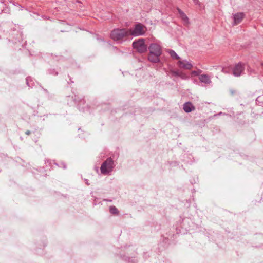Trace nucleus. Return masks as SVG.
<instances>
[{"label": "nucleus", "mask_w": 263, "mask_h": 263, "mask_svg": "<svg viewBox=\"0 0 263 263\" xmlns=\"http://www.w3.org/2000/svg\"><path fill=\"white\" fill-rule=\"evenodd\" d=\"M45 162L46 164H47V163H51V162H50V161L49 160H45Z\"/></svg>", "instance_id": "obj_25"}, {"label": "nucleus", "mask_w": 263, "mask_h": 263, "mask_svg": "<svg viewBox=\"0 0 263 263\" xmlns=\"http://www.w3.org/2000/svg\"><path fill=\"white\" fill-rule=\"evenodd\" d=\"M222 71L223 72V73H228V71H227V70L226 69H224L223 68L222 69Z\"/></svg>", "instance_id": "obj_24"}, {"label": "nucleus", "mask_w": 263, "mask_h": 263, "mask_svg": "<svg viewBox=\"0 0 263 263\" xmlns=\"http://www.w3.org/2000/svg\"><path fill=\"white\" fill-rule=\"evenodd\" d=\"M193 73H194V74H197V72H196V71H193Z\"/></svg>", "instance_id": "obj_31"}, {"label": "nucleus", "mask_w": 263, "mask_h": 263, "mask_svg": "<svg viewBox=\"0 0 263 263\" xmlns=\"http://www.w3.org/2000/svg\"><path fill=\"white\" fill-rule=\"evenodd\" d=\"M199 80L201 82L207 84H209L212 82L210 77L208 74H205L200 75L199 77Z\"/></svg>", "instance_id": "obj_11"}, {"label": "nucleus", "mask_w": 263, "mask_h": 263, "mask_svg": "<svg viewBox=\"0 0 263 263\" xmlns=\"http://www.w3.org/2000/svg\"><path fill=\"white\" fill-rule=\"evenodd\" d=\"M183 109L185 112L189 113L194 110L195 108L191 102H188L183 104Z\"/></svg>", "instance_id": "obj_9"}, {"label": "nucleus", "mask_w": 263, "mask_h": 263, "mask_svg": "<svg viewBox=\"0 0 263 263\" xmlns=\"http://www.w3.org/2000/svg\"><path fill=\"white\" fill-rule=\"evenodd\" d=\"M170 73L172 74V76L179 77L182 78H183L184 77V75L182 72H181L179 70H175L171 69L170 71Z\"/></svg>", "instance_id": "obj_14"}, {"label": "nucleus", "mask_w": 263, "mask_h": 263, "mask_svg": "<svg viewBox=\"0 0 263 263\" xmlns=\"http://www.w3.org/2000/svg\"><path fill=\"white\" fill-rule=\"evenodd\" d=\"M168 52L172 59H180V57L178 55V54L175 52V51L174 50L170 49Z\"/></svg>", "instance_id": "obj_15"}, {"label": "nucleus", "mask_w": 263, "mask_h": 263, "mask_svg": "<svg viewBox=\"0 0 263 263\" xmlns=\"http://www.w3.org/2000/svg\"><path fill=\"white\" fill-rule=\"evenodd\" d=\"M26 84L29 87H32L33 86H35V84L37 83V82L34 80V79L31 77H28L26 78Z\"/></svg>", "instance_id": "obj_12"}, {"label": "nucleus", "mask_w": 263, "mask_h": 263, "mask_svg": "<svg viewBox=\"0 0 263 263\" xmlns=\"http://www.w3.org/2000/svg\"><path fill=\"white\" fill-rule=\"evenodd\" d=\"M231 92L232 94H234L235 93V91L234 90H231Z\"/></svg>", "instance_id": "obj_30"}, {"label": "nucleus", "mask_w": 263, "mask_h": 263, "mask_svg": "<svg viewBox=\"0 0 263 263\" xmlns=\"http://www.w3.org/2000/svg\"><path fill=\"white\" fill-rule=\"evenodd\" d=\"M244 17L243 13H237L233 15L234 25H237L240 23Z\"/></svg>", "instance_id": "obj_8"}, {"label": "nucleus", "mask_w": 263, "mask_h": 263, "mask_svg": "<svg viewBox=\"0 0 263 263\" xmlns=\"http://www.w3.org/2000/svg\"><path fill=\"white\" fill-rule=\"evenodd\" d=\"M261 65L262 66H263V62H261Z\"/></svg>", "instance_id": "obj_32"}, {"label": "nucleus", "mask_w": 263, "mask_h": 263, "mask_svg": "<svg viewBox=\"0 0 263 263\" xmlns=\"http://www.w3.org/2000/svg\"><path fill=\"white\" fill-rule=\"evenodd\" d=\"M68 77H69V79H70V82H68V84L73 83L74 81L72 80V78L71 77H70L69 76Z\"/></svg>", "instance_id": "obj_22"}, {"label": "nucleus", "mask_w": 263, "mask_h": 263, "mask_svg": "<svg viewBox=\"0 0 263 263\" xmlns=\"http://www.w3.org/2000/svg\"><path fill=\"white\" fill-rule=\"evenodd\" d=\"M85 182H86V183L87 185H89V183L88 182V180H87V179H85Z\"/></svg>", "instance_id": "obj_29"}, {"label": "nucleus", "mask_w": 263, "mask_h": 263, "mask_svg": "<svg viewBox=\"0 0 263 263\" xmlns=\"http://www.w3.org/2000/svg\"><path fill=\"white\" fill-rule=\"evenodd\" d=\"M74 100L75 102H79L80 103H82V104H84V100L83 99H81V100H78L76 98V96H75V98L74 99Z\"/></svg>", "instance_id": "obj_19"}, {"label": "nucleus", "mask_w": 263, "mask_h": 263, "mask_svg": "<svg viewBox=\"0 0 263 263\" xmlns=\"http://www.w3.org/2000/svg\"><path fill=\"white\" fill-rule=\"evenodd\" d=\"M178 12L180 14V17L184 22L185 24H189V18L179 8H177Z\"/></svg>", "instance_id": "obj_13"}, {"label": "nucleus", "mask_w": 263, "mask_h": 263, "mask_svg": "<svg viewBox=\"0 0 263 263\" xmlns=\"http://www.w3.org/2000/svg\"><path fill=\"white\" fill-rule=\"evenodd\" d=\"M79 109L80 110H81L82 111H85V110H88V108L87 107V108L85 109V107H83V108H81L80 106L79 107Z\"/></svg>", "instance_id": "obj_20"}, {"label": "nucleus", "mask_w": 263, "mask_h": 263, "mask_svg": "<svg viewBox=\"0 0 263 263\" xmlns=\"http://www.w3.org/2000/svg\"><path fill=\"white\" fill-rule=\"evenodd\" d=\"M194 3L196 4V5H198L199 4V0H193Z\"/></svg>", "instance_id": "obj_23"}, {"label": "nucleus", "mask_w": 263, "mask_h": 263, "mask_svg": "<svg viewBox=\"0 0 263 263\" xmlns=\"http://www.w3.org/2000/svg\"><path fill=\"white\" fill-rule=\"evenodd\" d=\"M47 73L49 74L53 75V76H57L58 74V72L57 71L54 69H49L47 70Z\"/></svg>", "instance_id": "obj_17"}, {"label": "nucleus", "mask_w": 263, "mask_h": 263, "mask_svg": "<svg viewBox=\"0 0 263 263\" xmlns=\"http://www.w3.org/2000/svg\"><path fill=\"white\" fill-rule=\"evenodd\" d=\"M61 165H62L64 169L66 168V165L65 164V163H64V162H62Z\"/></svg>", "instance_id": "obj_21"}, {"label": "nucleus", "mask_w": 263, "mask_h": 263, "mask_svg": "<svg viewBox=\"0 0 263 263\" xmlns=\"http://www.w3.org/2000/svg\"><path fill=\"white\" fill-rule=\"evenodd\" d=\"M245 69L244 65L241 63H238L235 65L233 70V74L235 77H240Z\"/></svg>", "instance_id": "obj_6"}, {"label": "nucleus", "mask_w": 263, "mask_h": 263, "mask_svg": "<svg viewBox=\"0 0 263 263\" xmlns=\"http://www.w3.org/2000/svg\"><path fill=\"white\" fill-rule=\"evenodd\" d=\"M133 47L139 53H144L147 50V46L145 44L143 39H139L133 43Z\"/></svg>", "instance_id": "obj_4"}, {"label": "nucleus", "mask_w": 263, "mask_h": 263, "mask_svg": "<svg viewBox=\"0 0 263 263\" xmlns=\"http://www.w3.org/2000/svg\"><path fill=\"white\" fill-rule=\"evenodd\" d=\"M178 65L181 68L189 70L191 69L193 67L192 64L186 60L179 61L178 62Z\"/></svg>", "instance_id": "obj_7"}, {"label": "nucleus", "mask_w": 263, "mask_h": 263, "mask_svg": "<svg viewBox=\"0 0 263 263\" xmlns=\"http://www.w3.org/2000/svg\"><path fill=\"white\" fill-rule=\"evenodd\" d=\"M144 26L141 23L136 24L133 29L128 30L130 32V35L133 36H139L143 35L145 33Z\"/></svg>", "instance_id": "obj_3"}, {"label": "nucleus", "mask_w": 263, "mask_h": 263, "mask_svg": "<svg viewBox=\"0 0 263 263\" xmlns=\"http://www.w3.org/2000/svg\"><path fill=\"white\" fill-rule=\"evenodd\" d=\"M149 52L152 54L161 55L162 49L161 46L156 43H152L148 47Z\"/></svg>", "instance_id": "obj_5"}, {"label": "nucleus", "mask_w": 263, "mask_h": 263, "mask_svg": "<svg viewBox=\"0 0 263 263\" xmlns=\"http://www.w3.org/2000/svg\"><path fill=\"white\" fill-rule=\"evenodd\" d=\"M103 200L104 201H109V202H111L112 201L111 200H108V199H104Z\"/></svg>", "instance_id": "obj_27"}, {"label": "nucleus", "mask_w": 263, "mask_h": 263, "mask_svg": "<svg viewBox=\"0 0 263 263\" xmlns=\"http://www.w3.org/2000/svg\"><path fill=\"white\" fill-rule=\"evenodd\" d=\"M221 114H222V112H220L219 114L220 115H221Z\"/></svg>", "instance_id": "obj_33"}, {"label": "nucleus", "mask_w": 263, "mask_h": 263, "mask_svg": "<svg viewBox=\"0 0 263 263\" xmlns=\"http://www.w3.org/2000/svg\"><path fill=\"white\" fill-rule=\"evenodd\" d=\"M5 2V0H0V2L2 4L4 3Z\"/></svg>", "instance_id": "obj_28"}, {"label": "nucleus", "mask_w": 263, "mask_h": 263, "mask_svg": "<svg viewBox=\"0 0 263 263\" xmlns=\"http://www.w3.org/2000/svg\"><path fill=\"white\" fill-rule=\"evenodd\" d=\"M129 35L130 32L127 29L116 28L111 31L110 37L115 41H119Z\"/></svg>", "instance_id": "obj_1"}, {"label": "nucleus", "mask_w": 263, "mask_h": 263, "mask_svg": "<svg viewBox=\"0 0 263 263\" xmlns=\"http://www.w3.org/2000/svg\"><path fill=\"white\" fill-rule=\"evenodd\" d=\"M256 101L259 103H263V94L257 98Z\"/></svg>", "instance_id": "obj_18"}, {"label": "nucleus", "mask_w": 263, "mask_h": 263, "mask_svg": "<svg viewBox=\"0 0 263 263\" xmlns=\"http://www.w3.org/2000/svg\"><path fill=\"white\" fill-rule=\"evenodd\" d=\"M25 134L26 135H29L30 134V132L29 130H27L26 132H25Z\"/></svg>", "instance_id": "obj_26"}, {"label": "nucleus", "mask_w": 263, "mask_h": 263, "mask_svg": "<svg viewBox=\"0 0 263 263\" xmlns=\"http://www.w3.org/2000/svg\"><path fill=\"white\" fill-rule=\"evenodd\" d=\"M109 212L112 214H118L119 211L118 209L115 206H110L109 208Z\"/></svg>", "instance_id": "obj_16"}, {"label": "nucleus", "mask_w": 263, "mask_h": 263, "mask_svg": "<svg viewBox=\"0 0 263 263\" xmlns=\"http://www.w3.org/2000/svg\"><path fill=\"white\" fill-rule=\"evenodd\" d=\"M115 166V164L112 159L110 157L108 158L101 165V173L103 175H109Z\"/></svg>", "instance_id": "obj_2"}, {"label": "nucleus", "mask_w": 263, "mask_h": 263, "mask_svg": "<svg viewBox=\"0 0 263 263\" xmlns=\"http://www.w3.org/2000/svg\"><path fill=\"white\" fill-rule=\"evenodd\" d=\"M160 55L152 54L149 52L148 59L150 62L156 63L160 62Z\"/></svg>", "instance_id": "obj_10"}]
</instances>
